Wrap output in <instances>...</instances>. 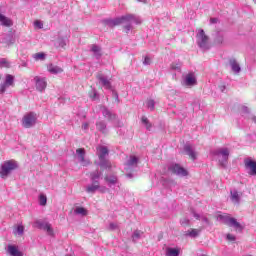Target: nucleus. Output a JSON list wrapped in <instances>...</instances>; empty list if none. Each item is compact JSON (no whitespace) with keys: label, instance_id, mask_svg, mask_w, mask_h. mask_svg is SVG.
<instances>
[{"label":"nucleus","instance_id":"f257e3e1","mask_svg":"<svg viewBox=\"0 0 256 256\" xmlns=\"http://www.w3.org/2000/svg\"><path fill=\"white\" fill-rule=\"evenodd\" d=\"M106 25L108 27H115L117 25H124V29H126V33H129L131 29H133V23L135 25H141V18L139 16L133 14H126L122 17L116 18L114 20H106Z\"/></svg>","mask_w":256,"mask_h":256},{"label":"nucleus","instance_id":"f03ea898","mask_svg":"<svg viewBox=\"0 0 256 256\" xmlns=\"http://www.w3.org/2000/svg\"><path fill=\"white\" fill-rule=\"evenodd\" d=\"M98 151V158H99V167H102V169H111L112 165L107 160V156L109 155V149L105 146H100L97 148Z\"/></svg>","mask_w":256,"mask_h":256},{"label":"nucleus","instance_id":"7ed1b4c3","mask_svg":"<svg viewBox=\"0 0 256 256\" xmlns=\"http://www.w3.org/2000/svg\"><path fill=\"white\" fill-rule=\"evenodd\" d=\"M196 41L198 47H200L202 51H208V49H211V44L209 43V36L205 34V30H198V33L196 35Z\"/></svg>","mask_w":256,"mask_h":256},{"label":"nucleus","instance_id":"20e7f679","mask_svg":"<svg viewBox=\"0 0 256 256\" xmlns=\"http://www.w3.org/2000/svg\"><path fill=\"white\" fill-rule=\"evenodd\" d=\"M138 163L139 158L136 156H130V158L127 160L124 169L126 171V177H128V179H133V177H135L133 171H136Z\"/></svg>","mask_w":256,"mask_h":256},{"label":"nucleus","instance_id":"39448f33","mask_svg":"<svg viewBox=\"0 0 256 256\" xmlns=\"http://www.w3.org/2000/svg\"><path fill=\"white\" fill-rule=\"evenodd\" d=\"M14 169H17V162H15L13 160L4 162L0 166V177L2 179H7V177H9V174L11 173V171H14Z\"/></svg>","mask_w":256,"mask_h":256},{"label":"nucleus","instance_id":"423d86ee","mask_svg":"<svg viewBox=\"0 0 256 256\" xmlns=\"http://www.w3.org/2000/svg\"><path fill=\"white\" fill-rule=\"evenodd\" d=\"M100 111L107 120L112 121L114 123L115 127H123V123L119 118H117V114L112 113L107 107L105 106H99Z\"/></svg>","mask_w":256,"mask_h":256},{"label":"nucleus","instance_id":"0eeeda50","mask_svg":"<svg viewBox=\"0 0 256 256\" xmlns=\"http://www.w3.org/2000/svg\"><path fill=\"white\" fill-rule=\"evenodd\" d=\"M214 155L217 156L218 162L220 163L221 167H227V161H229L230 151L229 148H218Z\"/></svg>","mask_w":256,"mask_h":256},{"label":"nucleus","instance_id":"6e6552de","mask_svg":"<svg viewBox=\"0 0 256 256\" xmlns=\"http://www.w3.org/2000/svg\"><path fill=\"white\" fill-rule=\"evenodd\" d=\"M217 219L225 225H228V227H234V229H239L241 231V224L237 222V219L231 218L227 214H220L217 216Z\"/></svg>","mask_w":256,"mask_h":256},{"label":"nucleus","instance_id":"1a4fd4ad","mask_svg":"<svg viewBox=\"0 0 256 256\" xmlns=\"http://www.w3.org/2000/svg\"><path fill=\"white\" fill-rule=\"evenodd\" d=\"M37 124V114L34 112H29L22 118V126L25 129H31V127H35Z\"/></svg>","mask_w":256,"mask_h":256},{"label":"nucleus","instance_id":"9d476101","mask_svg":"<svg viewBox=\"0 0 256 256\" xmlns=\"http://www.w3.org/2000/svg\"><path fill=\"white\" fill-rule=\"evenodd\" d=\"M9 87H15V76L7 74L5 80L0 83V95H3Z\"/></svg>","mask_w":256,"mask_h":256},{"label":"nucleus","instance_id":"9b49d317","mask_svg":"<svg viewBox=\"0 0 256 256\" xmlns=\"http://www.w3.org/2000/svg\"><path fill=\"white\" fill-rule=\"evenodd\" d=\"M168 170L174 175H178V177H187V175H189V172L179 164H171Z\"/></svg>","mask_w":256,"mask_h":256},{"label":"nucleus","instance_id":"f8f14e48","mask_svg":"<svg viewBox=\"0 0 256 256\" xmlns=\"http://www.w3.org/2000/svg\"><path fill=\"white\" fill-rule=\"evenodd\" d=\"M182 85L184 87H195L197 85V78L194 73H188L183 77Z\"/></svg>","mask_w":256,"mask_h":256},{"label":"nucleus","instance_id":"ddd939ff","mask_svg":"<svg viewBox=\"0 0 256 256\" xmlns=\"http://www.w3.org/2000/svg\"><path fill=\"white\" fill-rule=\"evenodd\" d=\"M76 155L79 163H81L82 167H88V165H91V161L89 159H85V149L78 148L76 150Z\"/></svg>","mask_w":256,"mask_h":256},{"label":"nucleus","instance_id":"4468645a","mask_svg":"<svg viewBox=\"0 0 256 256\" xmlns=\"http://www.w3.org/2000/svg\"><path fill=\"white\" fill-rule=\"evenodd\" d=\"M244 167L248 173V175H256V162L251 158H246L244 160Z\"/></svg>","mask_w":256,"mask_h":256},{"label":"nucleus","instance_id":"2eb2a0df","mask_svg":"<svg viewBox=\"0 0 256 256\" xmlns=\"http://www.w3.org/2000/svg\"><path fill=\"white\" fill-rule=\"evenodd\" d=\"M35 223L38 229H42L43 231H46L48 235H51V236L54 235L53 228L51 227V224H49V222L37 220Z\"/></svg>","mask_w":256,"mask_h":256},{"label":"nucleus","instance_id":"dca6fc26","mask_svg":"<svg viewBox=\"0 0 256 256\" xmlns=\"http://www.w3.org/2000/svg\"><path fill=\"white\" fill-rule=\"evenodd\" d=\"M90 53L92 57H94V59H96L97 61H99V59L103 57V50L97 44H92L90 46Z\"/></svg>","mask_w":256,"mask_h":256},{"label":"nucleus","instance_id":"f3484780","mask_svg":"<svg viewBox=\"0 0 256 256\" xmlns=\"http://www.w3.org/2000/svg\"><path fill=\"white\" fill-rule=\"evenodd\" d=\"M96 79L99 81V84L104 87V89H111V80L107 76L99 73L96 76Z\"/></svg>","mask_w":256,"mask_h":256},{"label":"nucleus","instance_id":"a211bd4d","mask_svg":"<svg viewBox=\"0 0 256 256\" xmlns=\"http://www.w3.org/2000/svg\"><path fill=\"white\" fill-rule=\"evenodd\" d=\"M34 81H35L37 91L43 92L45 91V89H47V80H45V78L36 76L34 78Z\"/></svg>","mask_w":256,"mask_h":256},{"label":"nucleus","instance_id":"6ab92c4d","mask_svg":"<svg viewBox=\"0 0 256 256\" xmlns=\"http://www.w3.org/2000/svg\"><path fill=\"white\" fill-rule=\"evenodd\" d=\"M229 65L234 75H239L241 73V65H239V62H237L235 58L229 60Z\"/></svg>","mask_w":256,"mask_h":256},{"label":"nucleus","instance_id":"aec40b11","mask_svg":"<svg viewBox=\"0 0 256 256\" xmlns=\"http://www.w3.org/2000/svg\"><path fill=\"white\" fill-rule=\"evenodd\" d=\"M6 251L9 256H23V252L19 251V247L16 245H8Z\"/></svg>","mask_w":256,"mask_h":256},{"label":"nucleus","instance_id":"412c9836","mask_svg":"<svg viewBox=\"0 0 256 256\" xmlns=\"http://www.w3.org/2000/svg\"><path fill=\"white\" fill-rule=\"evenodd\" d=\"M230 199L234 205H239L241 203V194L237 190H231Z\"/></svg>","mask_w":256,"mask_h":256},{"label":"nucleus","instance_id":"4be33fe9","mask_svg":"<svg viewBox=\"0 0 256 256\" xmlns=\"http://www.w3.org/2000/svg\"><path fill=\"white\" fill-rule=\"evenodd\" d=\"M184 151L186 154H188V156L190 157V159H192V161H195V159H197V152L193 150V146H191L190 144H186L184 146Z\"/></svg>","mask_w":256,"mask_h":256},{"label":"nucleus","instance_id":"5701e85b","mask_svg":"<svg viewBox=\"0 0 256 256\" xmlns=\"http://www.w3.org/2000/svg\"><path fill=\"white\" fill-rule=\"evenodd\" d=\"M0 25H2V27H13V20L0 13Z\"/></svg>","mask_w":256,"mask_h":256},{"label":"nucleus","instance_id":"b1692460","mask_svg":"<svg viewBox=\"0 0 256 256\" xmlns=\"http://www.w3.org/2000/svg\"><path fill=\"white\" fill-rule=\"evenodd\" d=\"M104 179L110 187H113V185H117V183H119V179L115 174L106 175Z\"/></svg>","mask_w":256,"mask_h":256},{"label":"nucleus","instance_id":"393cba45","mask_svg":"<svg viewBox=\"0 0 256 256\" xmlns=\"http://www.w3.org/2000/svg\"><path fill=\"white\" fill-rule=\"evenodd\" d=\"M95 191H99V181H94L86 187L87 193H95Z\"/></svg>","mask_w":256,"mask_h":256},{"label":"nucleus","instance_id":"a878e982","mask_svg":"<svg viewBox=\"0 0 256 256\" xmlns=\"http://www.w3.org/2000/svg\"><path fill=\"white\" fill-rule=\"evenodd\" d=\"M49 73H52L53 75H57L58 73H63V68L59 66H55L53 64H50L48 66Z\"/></svg>","mask_w":256,"mask_h":256},{"label":"nucleus","instance_id":"bb28decb","mask_svg":"<svg viewBox=\"0 0 256 256\" xmlns=\"http://www.w3.org/2000/svg\"><path fill=\"white\" fill-rule=\"evenodd\" d=\"M96 128L98 129V131H100V133H107V123H105V121L97 122Z\"/></svg>","mask_w":256,"mask_h":256},{"label":"nucleus","instance_id":"cd10ccee","mask_svg":"<svg viewBox=\"0 0 256 256\" xmlns=\"http://www.w3.org/2000/svg\"><path fill=\"white\" fill-rule=\"evenodd\" d=\"M166 256H179V248H166Z\"/></svg>","mask_w":256,"mask_h":256},{"label":"nucleus","instance_id":"c85d7f7f","mask_svg":"<svg viewBox=\"0 0 256 256\" xmlns=\"http://www.w3.org/2000/svg\"><path fill=\"white\" fill-rule=\"evenodd\" d=\"M201 233V230H199V229H190V230H188L187 232H186V236L187 237H193V238H195V237H198V235Z\"/></svg>","mask_w":256,"mask_h":256},{"label":"nucleus","instance_id":"c756f323","mask_svg":"<svg viewBox=\"0 0 256 256\" xmlns=\"http://www.w3.org/2000/svg\"><path fill=\"white\" fill-rule=\"evenodd\" d=\"M57 47H65L67 45V37H59L56 41Z\"/></svg>","mask_w":256,"mask_h":256},{"label":"nucleus","instance_id":"7c9ffc66","mask_svg":"<svg viewBox=\"0 0 256 256\" xmlns=\"http://www.w3.org/2000/svg\"><path fill=\"white\" fill-rule=\"evenodd\" d=\"M33 59H35V61H45V53L43 52H38V53H35L33 54Z\"/></svg>","mask_w":256,"mask_h":256},{"label":"nucleus","instance_id":"2f4dec72","mask_svg":"<svg viewBox=\"0 0 256 256\" xmlns=\"http://www.w3.org/2000/svg\"><path fill=\"white\" fill-rule=\"evenodd\" d=\"M143 235V232L140 230H135L132 234V240L134 242L139 241V239H141V236Z\"/></svg>","mask_w":256,"mask_h":256},{"label":"nucleus","instance_id":"473e14b6","mask_svg":"<svg viewBox=\"0 0 256 256\" xmlns=\"http://www.w3.org/2000/svg\"><path fill=\"white\" fill-rule=\"evenodd\" d=\"M101 177V172H99V170H96L92 173H90V179L92 182L97 181V179H99Z\"/></svg>","mask_w":256,"mask_h":256},{"label":"nucleus","instance_id":"72a5a7b5","mask_svg":"<svg viewBox=\"0 0 256 256\" xmlns=\"http://www.w3.org/2000/svg\"><path fill=\"white\" fill-rule=\"evenodd\" d=\"M74 213H76V215H82V217L87 216V209L83 208V207H77L74 211Z\"/></svg>","mask_w":256,"mask_h":256},{"label":"nucleus","instance_id":"f704fd0d","mask_svg":"<svg viewBox=\"0 0 256 256\" xmlns=\"http://www.w3.org/2000/svg\"><path fill=\"white\" fill-rule=\"evenodd\" d=\"M192 215H193V217H195V219H198V220L201 219V221H203V223H206L207 225H209V219H207V217H201L195 211H192Z\"/></svg>","mask_w":256,"mask_h":256},{"label":"nucleus","instance_id":"c9c22d12","mask_svg":"<svg viewBox=\"0 0 256 256\" xmlns=\"http://www.w3.org/2000/svg\"><path fill=\"white\" fill-rule=\"evenodd\" d=\"M141 121H142L143 125H145L146 129L148 131H151V124L149 123V119L147 117L143 116Z\"/></svg>","mask_w":256,"mask_h":256},{"label":"nucleus","instance_id":"e433bc0d","mask_svg":"<svg viewBox=\"0 0 256 256\" xmlns=\"http://www.w3.org/2000/svg\"><path fill=\"white\" fill-rule=\"evenodd\" d=\"M147 108L150 109V111H154L155 110V100H147L146 102Z\"/></svg>","mask_w":256,"mask_h":256},{"label":"nucleus","instance_id":"4c0bfd02","mask_svg":"<svg viewBox=\"0 0 256 256\" xmlns=\"http://www.w3.org/2000/svg\"><path fill=\"white\" fill-rule=\"evenodd\" d=\"M39 203L42 207H45V205H47V196L41 194L39 196Z\"/></svg>","mask_w":256,"mask_h":256},{"label":"nucleus","instance_id":"58836bf2","mask_svg":"<svg viewBox=\"0 0 256 256\" xmlns=\"http://www.w3.org/2000/svg\"><path fill=\"white\" fill-rule=\"evenodd\" d=\"M89 95L92 98V101H97V99H99V94L95 89H92Z\"/></svg>","mask_w":256,"mask_h":256},{"label":"nucleus","instance_id":"ea45409f","mask_svg":"<svg viewBox=\"0 0 256 256\" xmlns=\"http://www.w3.org/2000/svg\"><path fill=\"white\" fill-rule=\"evenodd\" d=\"M0 67L9 68V67H11V63H9L7 59L2 58V59H0Z\"/></svg>","mask_w":256,"mask_h":256},{"label":"nucleus","instance_id":"a19ab883","mask_svg":"<svg viewBox=\"0 0 256 256\" xmlns=\"http://www.w3.org/2000/svg\"><path fill=\"white\" fill-rule=\"evenodd\" d=\"M171 69H173V71H181V63H172Z\"/></svg>","mask_w":256,"mask_h":256},{"label":"nucleus","instance_id":"79ce46f5","mask_svg":"<svg viewBox=\"0 0 256 256\" xmlns=\"http://www.w3.org/2000/svg\"><path fill=\"white\" fill-rule=\"evenodd\" d=\"M34 27L36 29H43V22H41V20L34 21Z\"/></svg>","mask_w":256,"mask_h":256},{"label":"nucleus","instance_id":"37998d69","mask_svg":"<svg viewBox=\"0 0 256 256\" xmlns=\"http://www.w3.org/2000/svg\"><path fill=\"white\" fill-rule=\"evenodd\" d=\"M110 231H116V229H119V225H117V223H113L111 222L109 224V228H108Z\"/></svg>","mask_w":256,"mask_h":256},{"label":"nucleus","instance_id":"c03bdc74","mask_svg":"<svg viewBox=\"0 0 256 256\" xmlns=\"http://www.w3.org/2000/svg\"><path fill=\"white\" fill-rule=\"evenodd\" d=\"M16 231L18 235H23V232L25 231V227H23L22 225H19L17 226Z\"/></svg>","mask_w":256,"mask_h":256},{"label":"nucleus","instance_id":"a18cd8bd","mask_svg":"<svg viewBox=\"0 0 256 256\" xmlns=\"http://www.w3.org/2000/svg\"><path fill=\"white\" fill-rule=\"evenodd\" d=\"M98 191H99L100 193H107V191H109V188H108V187H105V186H100V185H99Z\"/></svg>","mask_w":256,"mask_h":256},{"label":"nucleus","instance_id":"49530a36","mask_svg":"<svg viewBox=\"0 0 256 256\" xmlns=\"http://www.w3.org/2000/svg\"><path fill=\"white\" fill-rule=\"evenodd\" d=\"M181 225H183L184 227L189 225V219L188 218H183L180 220Z\"/></svg>","mask_w":256,"mask_h":256},{"label":"nucleus","instance_id":"de8ad7c7","mask_svg":"<svg viewBox=\"0 0 256 256\" xmlns=\"http://www.w3.org/2000/svg\"><path fill=\"white\" fill-rule=\"evenodd\" d=\"M143 64L144 65H151V58H149V57H145V59H144V61H143Z\"/></svg>","mask_w":256,"mask_h":256},{"label":"nucleus","instance_id":"09e8293b","mask_svg":"<svg viewBox=\"0 0 256 256\" xmlns=\"http://www.w3.org/2000/svg\"><path fill=\"white\" fill-rule=\"evenodd\" d=\"M228 241H235V236L233 234H227Z\"/></svg>","mask_w":256,"mask_h":256},{"label":"nucleus","instance_id":"8fccbe9b","mask_svg":"<svg viewBox=\"0 0 256 256\" xmlns=\"http://www.w3.org/2000/svg\"><path fill=\"white\" fill-rule=\"evenodd\" d=\"M82 129H84V131H87V129H89V123H87V122L83 123Z\"/></svg>","mask_w":256,"mask_h":256},{"label":"nucleus","instance_id":"3c124183","mask_svg":"<svg viewBox=\"0 0 256 256\" xmlns=\"http://www.w3.org/2000/svg\"><path fill=\"white\" fill-rule=\"evenodd\" d=\"M217 21H219V19H217V18H211L210 19L211 25H215V23H217Z\"/></svg>","mask_w":256,"mask_h":256},{"label":"nucleus","instance_id":"603ef678","mask_svg":"<svg viewBox=\"0 0 256 256\" xmlns=\"http://www.w3.org/2000/svg\"><path fill=\"white\" fill-rule=\"evenodd\" d=\"M242 111L243 113H249V108H247V106H243Z\"/></svg>","mask_w":256,"mask_h":256},{"label":"nucleus","instance_id":"864d4df0","mask_svg":"<svg viewBox=\"0 0 256 256\" xmlns=\"http://www.w3.org/2000/svg\"><path fill=\"white\" fill-rule=\"evenodd\" d=\"M139 3H147V0H137Z\"/></svg>","mask_w":256,"mask_h":256},{"label":"nucleus","instance_id":"5fc2aeb1","mask_svg":"<svg viewBox=\"0 0 256 256\" xmlns=\"http://www.w3.org/2000/svg\"><path fill=\"white\" fill-rule=\"evenodd\" d=\"M221 91H225V86L220 87Z\"/></svg>","mask_w":256,"mask_h":256},{"label":"nucleus","instance_id":"6e6d98bb","mask_svg":"<svg viewBox=\"0 0 256 256\" xmlns=\"http://www.w3.org/2000/svg\"><path fill=\"white\" fill-rule=\"evenodd\" d=\"M116 99H119V96L117 95V93H115Z\"/></svg>","mask_w":256,"mask_h":256},{"label":"nucleus","instance_id":"4d7b16f0","mask_svg":"<svg viewBox=\"0 0 256 256\" xmlns=\"http://www.w3.org/2000/svg\"><path fill=\"white\" fill-rule=\"evenodd\" d=\"M254 3H256V0H253Z\"/></svg>","mask_w":256,"mask_h":256},{"label":"nucleus","instance_id":"13d9d810","mask_svg":"<svg viewBox=\"0 0 256 256\" xmlns=\"http://www.w3.org/2000/svg\"><path fill=\"white\" fill-rule=\"evenodd\" d=\"M2 78V75L0 74V79Z\"/></svg>","mask_w":256,"mask_h":256}]
</instances>
